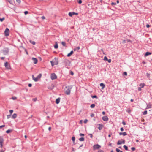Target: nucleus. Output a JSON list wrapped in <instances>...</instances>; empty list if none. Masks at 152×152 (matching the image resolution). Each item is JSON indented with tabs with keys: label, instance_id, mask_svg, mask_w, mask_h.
I'll return each mask as SVG.
<instances>
[{
	"label": "nucleus",
	"instance_id": "1",
	"mask_svg": "<svg viewBox=\"0 0 152 152\" xmlns=\"http://www.w3.org/2000/svg\"><path fill=\"white\" fill-rule=\"evenodd\" d=\"M72 86H68L66 87V88L65 89V92L66 94L67 95H69L70 94L71 89L72 88Z\"/></svg>",
	"mask_w": 152,
	"mask_h": 152
},
{
	"label": "nucleus",
	"instance_id": "2",
	"mask_svg": "<svg viewBox=\"0 0 152 152\" xmlns=\"http://www.w3.org/2000/svg\"><path fill=\"white\" fill-rule=\"evenodd\" d=\"M9 50L7 48H4L3 50L2 51L4 55H6L9 52Z\"/></svg>",
	"mask_w": 152,
	"mask_h": 152
},
{
	"label": "nucleus",
	"instance_id": "3",
	"mask_svg": "<svg viewBox=\"0 0 152 152\" xmlns=\"http://www.w3.org/2000/svg\"><path fill=\"white\" fill-rule=\"evenodd\" d=\"M4 66L5 67L8 69H11V67L10 64L8 63L7 62H6L4 63Z\"/></svg>",
	"mask_w": 152,
	"mask_h": 152
},
{
	"label": "nucleus",
	"instance_id": "4",
	"mask_svg": "<svg viewBox=\"0 0 152 152\" xmlns=\"http://www.w3.org/2000/svg\"><path fill=\"white\" fill-rule=\"evenodd\" d=\"M50 77L52 80L56 79L57 78L56 75L54 73H52L51 74Z\"/></svg>",
	"mask_w": 152,
	"mask_h": 152
},
{
	"label": "nucleus",
	"instance_id": "5",
	"mask_svg": "<svg viewBox=\"0 0 152 152\" xmlns=\"http://www.w3.org/2000/svg\"><path fill=\"white\" fill-rule=\"evenodd\" d=\"M97 128L100 130H101L103 127V125L102 124H99L97 125Z\"/></svg>",
	"mask_w": 152,
	"mask_h": 152
},
{
	"label": "nucleus",
	"instance_id": "6",
	"mask_svg": "<svg viewBox=\"0 0 152 152\" xmlns=\"http://www.w3.org/2000/svg\"><path fill=\"white\" fill-rule=\"evenodd\" d=\"M125 143V140H119L117 144L118 145H120L122 144H124Z\"/></svg>",
	"mask_w": 152,
	"mask_h": 152
},
{
	"label": "nucleus",
	"instance_id": "7",
	"mask_svg": "<svg viewBox=\"0 0 152 152\" xmlns=\"http://www.w3.org/2000/svg\"><path fill=\"white\" fill-rule=\"evenodd\" d=\"M9 30L8 28H6L4 31L5 35L6 36H7L9 35Z\"/></svg>",
	"mask_w": 152,
	"mask_h": 152
},
{
	"label": "nucleus",
	"instance_id": "8",
	"mask_svg": "<svg viewBox=\"0 0 152 152\" xmlns=\"http://www.w3.org/2000/svg\"><path fill=\"white\" fill-rule=\"evenodd\" d=\"M32 59L33 61V62L34 64H36L37 63L38 60L36 58L33 57L32 58Z\"/></svg>",
	"mask_w": 152,
	"mask_h": 152
},
{
	"label": "nucleus",
	"instance_id": "9",
	"mask_svg": "<svg viewBox=\"0 0 152 152\" xmlns=\"http://www.w3.org/2000/svg\"><path fill=\"white\" fill-rule=\"evenodd\" d=\"M73 15H77L78 13H75L74 12H70L69 13V15L70 16H72Z\"/></svg>",
	"mask_w": 152,
	"mask_h": 152
},
{
	"label": "nucleus",
	"instance_id": "10",
	"mask_svg": "<svg viewBox=\"0 0 152 152\" xmlns=\"http://www.w3.org/2000/svg\"><path fill=\"white\" fill-rule=\"evenodd\" d=\"M102 120L104 121H107L108 120V118L106 116H105L102 117Z\"/></svg>",
	"mask_w": 152,
	"mask_h": 152
},
{
	"label": "nucleus",
	"instance_id": "11",
	"mask_svg": "<svg viewBox=\"0 0 152 152\" xmlns=\"http://www.w3.org/2000/svg\"><path fill=\"white\" fill-rule=\"evenodd\" d=\"M54 60H55L53 62L54 63L55 65H57L58 64V59L56 58H54Z\"/></svg>",
	"mask_w": 152,
	"mask_h": 152
},
{
	"label": "nucleus",
	"instance_id": "12",
	"mask_svg": "<svg viewBox=\"0 0 152 152\" xmlns=\"http://www.w3.org/2000/svg\"><path fill=\"white\" fill-rule=\"evenodd\" d=\"M42 75L41 74H39L38 75L36 78V79H37V81H38L39 79L41 78Z\"/></svg>",
	"mask_w": 152,
	"mask_h": 152
},
{
	"label": "nucleus",
	"instance_id": "13",
	"mask_svg": "<svg viewBox=\"0 0 152 152\" xmlns=\"http://www.w3.org/2000/svg\"><path fill=\"white\" fill-rule=\"evenodd\" d=\"M151 53H150V52H146L145 54L144 55V56L145 57H146L147 56H148V55H151Z\"/></svg>",
	"mask_w": 152,
	"mask_h": 152
},
{
	"label": "nucleus",
	"instance_id": "14",
	"mask_svg": "<svg viewBox=\"0 0 152 152\" xmlns=\"http://www.w3.org/2000/svg\"><path fill=\"white\" fill-rule=\"evenodd\" d=\"M4 141V139L1 137H0V143H3Z\"/></svg>",
	"mask_w": 152,
	"mask_h": 152
},
{
	"label": "nucleus",
	"instance_id": "15",
	"mask_svg": "<svg viewBox=\"0 0 152 152\" xmlns=\"http://www.w3.org/2000/svg\"><path fill=\"white\" fill-rule=\"evenodd\" d=\"M100 85L101 87H102L101 88L102 89H103L105 86V85L103 83H101Z\"/></svg>",
	"mask_w": 152,
	"mask_h": 152
},
{
	"label": "nucleus",
	"instance_id": "16",
	"mask_svg": "<svg viewBox=\"0 0 152 152\" xmlns=\"http://www.w3.org/2000/svg\"><path fill=\"white\" fill-rule=\"evenodd\" d=\"M17 116V114L16 113H14L12 115V118L13 119H15L16 118Z\"/></svg>",
	"mask_w": 152,
	"mask_h": 152
},
{
	"label": "nucleus",
	"instance_id": "17",
	"mask_svg": "<svg viewBox=\"0 0 152 152\" xmlns=\"http://www.w3.org/2000/svg\"><path fill=\"white\" fill-rule=\"evenodd\" d=\"M60 98H58V99H56V103L57 104H58L60 102Z\"/></svg>",
	"mask_w": 152,
	"mask_h": 152
},
{
	"label": "nucleus",
	"instance_id": "18",
	"mask_svg": "<svg viewBox=\"0 0 152 152\" xmlns=\"http://www.w3.org/2000/svg\"><path fill=\"white\" fill-rule=\"evenodd\" d=\"M73 53V51H72L68 53L67 55V56L68 57H69L71 55H72Z\"/></svg>",
	"mask_w": 152,
	"mask_h": 152
},
{
	"label": "nucleus",
	"instance_id": "19",
	"mask_svg": "<svg viewBox=\"0 0 152 152\" xmlns=\"http://www.w3.org/2000/svg\"><path fill=\"white\" fill-rule=\"evenodd\" d=\"M101 147V146L100 145L98 144L96 145V149H98L100 148Z\"/></svg>",
	"mask_w": 152,
	"mask_h": 152
},
{
	"label": "nucleus",
	"instance_id": "20",
	"mask_svg": "<svg viewBox=\"0 0 152 152\" xmlns=\"http://www.w3.org/2000/svg\"><path fill=\"white\" fill-rule=\"evenodd\" d=\"M66 65H67L68 64L70 63V61L69 60H66L65 61Z\"/></svg>",
	"mask_w": 152,
	"mask_h": 152
},
{
	"label": "nucleus",
	"instance_id": "21",
	"mask_svg": "<svg viewBox=\"0 0 152 152\" xmlns=\"http://www.w3.org/2000/svg\"><path fill=\"white\" fill-rule=\"evenodd\" d=\"M145 86V84L144 83H140L139 86L141 87V88H143Z\"/></svg>",
	"mask_w": 152,
	"mask_h": 152
},
{
	"label": "nucleus",
	"instance_id": "22",
	"mask_svg": "<svg viewBox=\"0 0 152 152\" xmlns=\"http://www.w3.org/2000/svg\"><path fill=\"white\" fill-rule=\"evenodd\" d=\"M32 78L35 81V82H37V79H36V78H35L33 75H32Z\"/></svg>",
	"mask_w": 152,
	"mask_h": 152
},
{
	"label": "nucleus",
	"instance_id": "23",
	"mask_svg": "<svg viewBox=\"0 0 152 152\" xmlns=\"http://www.w3.org/2000/svg\"><path fill=\"white\" fill-rule=\"evenodd\" d=\"M12 130H11V129H8V130H7L6 132L7 133H10L11 132H12Z\"/></svg>",
	"mask_w": 152,
	"mask_h": 152
},
{
	"label": "nucleus",
	"instance_id": "24",
	"mask_svg": "<svg viewBox=\"0 0 152 152\" xmlns=\"http://www.w3.org/2000/svg\"><path fill=\"white\" fill-rule=\"evenodd\" d=\"M54 48L55 49H57L58 48V45L57 42L56 43L55 45L54 46Z\"/></svg>",
	"mask_w": 152,
	"mask_h": 152
},
{
	"label": "nucleus",
	"instance_id": "25",
	"mask_svg": "<svg viewBox=\"0 0 152 152\" xmlns=\"http://www.w3.org/2000/svg\"><path fill=\"white\" fill-rule=\"evenodd\" d=\"M79 140L80 141H83L84 140V139L83 137H81L79 139Z\"/></svg>",
	"mask_w": 152,
	"mask_h": 152
},
{
	"label": "nucleus",
	"instance_id": "26",
	"mask_svg": "<svg viewBox=\"0 0 152 152\" xmlns=\"http://www.w3.org/2000/svg\"><path fill=\"white\" fill-rule=\"evenodd\" d=\"M80 47L79 46L76 48H75L74 49V51H77H77L80 49Z\"/></svg>",
	"mask_w": 152,
	"mask_h": 152
},
{
	"label": "nucleus",
	"instance_id": "27",
	"mask_svg": "<svg viewBox=\"0 0 152 152\" xmlns=\"http://www.w3.org/2000/svg\"><path fill=\"white\" fill-rule=\"evenodd\" d=\"M30 42L33 45H34L35 44V42L34 41H32L31 40H30Z\"/></svg>",
	"mask_w": 152,
	"mask_h": 152
},
{
	"label": "nucleus",
	"instance_id": "28",
	"mask_svg": "<svg viewBox=\"0 0 152 152\" xmlns=\"http://www.w3.org/2000/svg\"><path fill=\"white\" fill-rule=\"evenodd\" d=\"M61 44L63 46H66V43L64 42H61Z\"/></svg>",
	"mask_w": 152,
	"mask_h": 152
},
{
	"label": "nucleus",
	"instance_id": "29",
	"mask_svg": "<svg viewBox=\"0 0 152 152\" xmlns=\"http://www.w3.org/2000/svg\"><path fill=\"white\" fill-rule=\"evenodd\" d=\"M123 147L126 150H128V147L124 145L123 146Z\"/></svg>",
	"mask_w": 152,
	"mask_h": 152
},
{
	"label": "nucleus",
	"instance_id": "30",
	"mask_svg": "<svg viewBox=\"0 0 152 152\" xmlns=\"http://www.w3.org/2000/svg\"><path fill=\"white\" fill-rule=\"evenodd\" d=\"M8 2L10 3V4H12V0H7Z\"/></svg>",
	"mask_w": 152,
	"mask_h": 152
},
{
	"label": "nucleus",
	"instance_id": "31",
	"mask_svg": "<svg viewBox=\"0 0 152 152\" xmlns=\"http://www.w3.org/2000/svg\"><path fill=\"white\" fill-rule=\"evenodd\" d=\"M117 152H122V151L118 148H116V149Z\"/></svg>",
	"mask_w": 152,
	"mask_h": 152
},
{
	"label": "nucleus",
	"instance_id": "32",
	"mask_svg": "<svg viewBox=\"0 0 152 152\" xmlns=\"http://www.w3.org/2000/svg\"><path fill=\"white\" fill-rule=\"evenodd\" d=\"M95 106V104H92L91 105V107L92 108H94V107Z\"/></svg>",
	"mask_w": 152,
	"mask_h": 152
},
{
	"label": "nucleus",
	"instance_id": "33",
	"mask_svg": "<svg viewBox=\"0 0 152 152\" xmlns=\"http://www.w3.org/2000/svg\"><path fill=\"white\" fill-rule=\"evenodd\" d=\"M147 113V110H145L144 111L143 113V114L144 115H145Z\"/></svg>",
	"mask_w": 152,
	"mask_h": 152
},
{
	"label": "nucleus",
	"instance_id": "34",
	"mask_svg": "<svg viewBox=\"0 0 152 152\" xmlns=\"http://www.w3.org/2000/svg\"><path fill=\"white\" fill-rule=\"evenodd\" d=\"M122 134V135L124 136L126 135L127 134L126 132H123Z\"/></svg>",
	"mask_w": 152,
	"mask_h": 152
},
{
	"label": "nucleus",
	"instance_id": "35",
	"mask_svg": "<svg viewBox=\"0 0 152 152\" xmlns=\"http://www.w3.org/2000/svg\"><path fill=\"white\" fill-rule=\"evenodd\" d=\"M4 19H5L3 17L2 18H0V21L1 22H2L4 20Z\"/></svg>",
	"mask_w": 152,
	"mask_h": 152
},
{
	"label": "nucleus",
	"instance_id": "36",
	"mask_svg": "<svg viewBox=\"0 0 152 152\" xmlns=\"http://www.w3.org/2000/svg\"><path fill=\"white\" fill-rule=\"evenodd\" d=\"M50 62L51 63L52 66H53L55 64L53 62V61H50Z\"/></svg>",
	"mask_w": 152,
	"mask_h": 152
},
{
	"label": "nucleus",
	"instance_id": "37",
	"mask_svg": "<svg viewBox=\"0 0 152 152\" xmlns=\"http://www.w3.org/2000/svg\"><path fill=\"white\" fill-rule=\"evenodd\" d=\"M75 137H72V140L73 141L74 143L75 140Z\"/></svg>",
	"mask_w": 152,
	"mask_h": 152
},
{
	"label": "nucleus",
	"instance_id": "38",
	"mask_svg": "<svg viewBox=\"0 0 152 152\" xmlns=\"http://www.w3.org/2000/svg\"><path fill=\"white\" fill-rule=\"evenodd\" d=\"M104 60H106V61H107L108 60L107 58V57L106 56H104Z\"/></svg>",
	"mask_w": 152,
	"mask_h": 152
},
{
	"label": "nucleus",
	"instance_id": "39",
	"mask_svg": "<svg viewBox=\"0 0 152 152\" xmlns=\"http://www.w3.org/2000/svg\"><path fill=\"white\" fill-rule=\"evenodd\" d=\"M9 112L10 113V114L11 115L13 112V110H10L9 111Z\"/></svg>",
	"mask_w": 152,
	"mask_h": 152
},
{
	"label": "nucleus",
	"instance_id": "40",
	"mask_svg": "<svg viewBox=\"0 0 152 152\" xmlns=\"http://www.w3.org/2000/svg\"><path fill=\"white\" fill-rule=\"evenodd\" d=\"M16 1L19 4H20V2H21V1H20V0H16Z\"/></svg>",
	"mask_w": 152,
	"mask_h": 152
},
{
	"label": "nucleus",
	"instance_id": "41",
	"mask_svg": "<svg viewBox=\"0 0 152 152\" xmlns=\"http://www.w3.org/2000/svg\"><path fill=\"white\" fill-rule=\"evenodd\" d=\"M11 115L10 114L9 115H7V119H9L10 118Z\"/></svg>",
	"mask_w": 152,
	"mask_h": 152
},
{
	"label": "nucleus",
	"instance_id": "42",
	"mask_svg": "<svg viewBox=\"0 0 152 152\" xmlns=\"http://www.w3.org/2000/svg\"><path fill=\"white\" fill-rule=\"evenodd\" d=\"M122 42L123 43H126V40H122Z\"/></svg>",
	"mask_w": 152,
	"mask_h": 152
},
{
	"label": "nucleus",
	"instance_id": "43",
	"mask_svg": "<svg viewBox=\"0 0 152 152\" xmlns=\"http://www.w3.org/2000/svg\"><path fill=\"white\" fill-rule=\"evenodd\" d=\"M94 114H91V117H94Z\"/></svg>",
	"mask_w": 152,
	"mask_h": 152
},
{
	"label": "nucleus",
	"instance_id": "44",
	"mask_svg": "<svg viewBox=\"0 0 152 152\" xmlns=\"http://www.w3.org/2000/svg\"><path fill=\"white\" fill-rule=\"evenodd\" d=\"M88 121L87 119H85L84 121V123H86Z\"/></svg>",
	"mask_w": 152,
	"mask_h": 152
},
{
	"label": "nucleus",
	"instance_id": "45",
	"mask_svg": "<svg viewBox=\"0 0 152 152\" xmlns=\"http://www.w3.org/2000/svg\"><path fill=\"white\" fill-rule=\"evenodd\" d=\"M82 1L81 0H79L78 1V3L80 4L82 3Z\"/></svg>",
	"mask_w": 152,
	"mask_h": 152
},
{
	"label": "nucleus",
	"instance_id": "46",
	"mask_svg": "<svg viewBox=\"0 0 152 152\" xmlns=\"http://www.w3.org/2000/svg\"><path fill=\"white\" fill-rule=\"evenodd\" d=\"M127 112L128 113H129L131 112V110L130 109H128L127 110Z\"/></svg>",
	"mask_w": 152,
	"mask_h": 152
},
{
	"label": "nucleus",
	"instance_id": "47",
	"mask_svg": "<svg viewBox=\"0 0 152 152\" xmlns=\"http://www.w3.org/2000/svg\"><path fill=\"white\" fill-rule=\"evenodd\" d=\"M80 136H84V135L83 134L80 133Z\"/></svg>",
	"mask_w": 152,
	"mask_h": 152
},
{
	"label": "nucleus",
	"instance_id": "48",
	"mask_svg": "<svg viewBox=\"0 0 152 152\" xmlns=\"http://www.w3.org/2000/svg\"><path fill=\"white\" fill-rule=\"evenodd\" d=\"M89 135L90 136V137L91 138H92V137H93V136H92V135L91 134H89Z\"/></svg>",
	"mask_w": 152,
	"mask_h": 152
},
{
	"label": "nucleus",
	"instance_id": "49",
	"mask_svg": "<svg viewBox=\"0 0 152 152\" xmlns=\"http://www.w3.org/2000/svg\"><path fill=\"white\" fill-rule=\"evenodd\" d=\"M5 126V125H2L1 126H0V129L1 128H2L4 127Z\"/></svg>",
	"mask_w": 152,
	"mask_h": 152
},
{
	"label": "nucleus",
	"instance_id": "50",
	"mask_svg": "<svg viewBox=\"0 0 152 152\" xmlns=\"http://www.w3.org/2000/svg\"><path fill=\"white\" fill-rule=\"evenodd\" d=\"M25 15H26L28 13V12L27 11H26L24 12Z\"/></svg>",
	"mask_w": 152,
	"mask_h": 152
},
{
	"label": "nucleus",
	"instance_id": "51",
	"mask_svg": "<svg viewBox=\"0 0 152 152\" xmlns=\"http://www.w3.org/2000/svg\"><path fill=\"white\" fill-rule=\"evenodd\" d=\"M37 100V98H34L33 99V100L34 101H36Z\"/></svg>",
	"mask_w": 152,
	"mask_h": 152
},
{
	"label": "nucleus",
	"instance_id": "52",
	"mask_svg": "<svg viewBox=\"0 0 152 152\" xmlns=\"http://www.w3.org/2000/svg\"><path fill=\"white\" fill-rule=\"evenodd\" d=\"M124 75L126 76L127 75V73L126 72H124Z\"/></svg>",
	"mask_w": 152,
	"mask_h": 152
},
{
	"label": "nucleus",
	"instance_id": "53",
	"mask_svg": "<svg viewBox=\"0 0 152 152\" xmlns=\"http://www.w3.org/2000/svg\"><path fill=\"white\" fill-rule=\"evenodd\" d=\"M127 42H130L132 43V42L131 40H129V39H127Z\"/></svg>",
	"mask_w": 152,
	"mask_h": 152
},
{
	"label": "nucleus",
	"instance_id": "54",
	"mask_svg": "<svg viewBox=\"0 0 152 152\" xmlns=\"http://www.w3.org/2000/svg\"><path fill=\"white\" fill-rule=\"evenodd\" d=\"M131 149L133 151H134V150H135V148H134V147H132V148H131Z\"/></svg>",
	"mask_w": 152,
	"mask_h": 152
},
{
	"label": "nucleus",
	"instance_id": "55",
	"mask_svg": "<svg viewBox=\"0 0 152 152\" xmlns=\"http://www.w3.org/2000/svg\"><path fill=\"white\" fill-rule=\"evenodd\" d=\"M41 18L42 19L44 20L45 19V17L44 16H42L41 17Z\"/></svg>",
	"mask_w": 152,
	"mask_h": 152
},
{
	"label": "nucleus",
	"instance_id": "56",
	"mask_svg": "<svg viewBox=\"0 0 152 152\" xmlns=\"http://www.w3.org/2000/svg\"><path fill=\"white\" fill-rule=\"evenodd\" d=\"M32 84L31 83H29L28 84V86L29 87H31L32 86Z\"/></svg>",
	"mask_w": 152,
	"mask_h": 152
},
{
	"label": "nucleus",
	"instance_id": "57",
	"mask_svg": "<svg viewBox=\"0 0 152 152\" xmlns=\"http://www.w3.org/2000/svg\"><path fill=\"white\" fill-rule=\"evenodd\" d=\"M146 26L147 28H148L150 27V26L148 24H147Z\"/></svg>",
	"mask_w": 152,
	"mask_h": 152
},
{
	"label": "nucleus",
	"instance_id": "58",
	"mask_svg": "<svg viewBox=\"0 0 152 152\" xmlns=\"http://www.w3.org/2000/svg\"><path fill=\"white\" fill-rule=\"evenodd\" d=\"M12 98L13 100H15L17 99V98L16 97H12Z\"/></svg>",
	"mask_w": 152,
	"mask_h": 152
},
{
	"label": "nucleus",
	"instance_id": "59",
	"mask_svg": "<svg viewBox=\"0 0 152 152\" xmlns=\"http://www.w3.org/2000/svg\"><path fill=\"white\" fill-rule=\"evenodd\" d=\"M70 74L72 75H73V74H74V73L72 71H71L70 72Z\"/></svg>",
	"mask_w": 152,
	"mask_h": 152
},
{
	"label": "nucleus",
	"instance_id": "60",
	"mask_svg": "<svg viewBox=\"0 0 152 152\" xmlns=\"http://www.w3.org/2000/svg\"><path fill=\"white\" fill-rule=\"evenodd\" d=\"M109 63H110L111 62V60L110 59L109 60H108L107 61Z\"/></svg>",
	"mask_w": 152,
	"mask_h": 152
},
{
	"label": "nucleus",
	"instance_id": "61",
	"mask_svg": "<svg viewBox=\"0 0 152 152\" xmlns=\"http://www.w3.org/2000/svg\"><path fill=\"white\" fill-rule=\"evenodd\" d=\"M138 91H141V87H139V88H138Z\"/></svg>",
	"mask_w": 152,
	"mask_h": 152
},
{
	"label": "nucleus",
	"instance_id": "62",
	"mask_svg": "<svg viewBox=\"0 0 152 152\" xmlns=\"http://www.w3.org/2000/svg\"><path fill=\"white\" fill-rule=\"evenodd\" d=\"M116 4V3H113V2H112L111 3V5H115Z\"/></svg>",
	"mask_w": 152,
	"mask_h": 152
},
{
	"label": "nucleus",
	"instance_id": "63",
	"mask_svg": "<svg viewBox=\"0 0 152 152\" xmlns=\"http://www.w3.org/2000/svg\"><path fill=\"white\" fill-rule=\"evenodd\" d=\"M120 130H121V131H123V130H124V129H123V128L121 127V128Z\"/></svg>",
	"mask_w": 152,
	"mask_h": 152
},
{
	"label": "nucleus",
	"instance_id": "64",
	"mask_svg": "<svg viewBox=\"0 0 152 152\" xmlns=\"http://www.w3.org/2000/svg\"><path fill=\"white\" fill-rule=\"evenodd\" d=\"M98 152H103V151L101 150H99L98 151Z\"/></svg>",
	"mask_w": 152,
	"mask_h": 152
}]
</instances>
